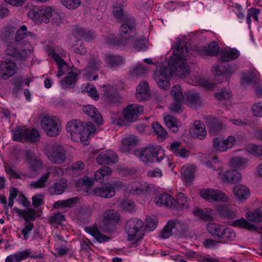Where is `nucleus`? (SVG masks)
<instances>
[{
    "label": "nucleus",
    "instance_id": "obj_48",
    "mask_svg": "<svg viewBox=\"0 0 262 262\" xmlns=\"http://www.w3.org/2000/svg\"><path fill=\"white\" fill-rule=\"evenodd\" d=\"M193 214L199 217L201 220L211 221L213 220V217L211 214L207 211V209H205V210L202 209H195L193 211Z\"/></svg>",
    "mask_w": 262,
    "mask_h": 262
},
{
    "label": "nucleus",
    "instance_id": "obj_16",
    "mask_svg": "<svg viewBox=\"0 0 262 262\" xmlns=\"http://www.w3.org/2000/svg\"><path fill=\"white\" fill-rule=\"evenodd\" d=\"M97 162L100 165H108L115 163L118 161V157L116 152L111 149L100 153L96 158Z\"/></svg>",
    "mask_w": 262,
    "mask_h": 262
},
{
    "label": "nucleus",
    "instance_id": "obj_1",
    "mask_svg": "<svg viewBox=\"0 0 262 262\" xmlns=\"http://www.w3.org/2000/svg\"><path fill=\"white\" fill-rule=\"evenodd\" d=\"M177 48L173 51V56L168 61V67H162L155 72L154 78L158 86L161 89L167 90L170 87L169 77L172 73L182 76L189 73V68L185 64L189 57V51L185 43L178 41Z\"/></svg>",
    "mask_w": 262,
    "mask_h": 262
},
{
    "label": "nucleus",
    "instance_id": "obj_33",
    "mask_svg": "<svg viewBox=\"0 0 262 262\" xmlns=\"http://www.w3.org/2000/svg\"><path fill=\"white\" fill-rule=\"evenodd\" d=\"M240 55L239 52L233 48L229 50H225L221 52V57L223 61H230L237 59Z\"/></svg>",
    "mask_w": 262,
    "mask_h": 262
},
{
    "label": "nucleus",
    "instance_id": "obj_54",
    "mask_svg": "<svg viewBox=\"0 0 262 262\" xmlns=\"http://www.w3.org/2000/svg\"><path fill=\"white\" fill-rule=\"evenodd\" d=\"M62 4L69 9H75L81 5L80 0H60Z\"/></svg>",
    "mask_w": 262,
    "mask_h": 262
},
{
    "label": "nucleus",
    "instance_id": "obj_53",
    "mask_svg": "<svg viewBox=\"0 0 262 262\" xmlns=\"http://www.w3.org/2000/svg\"><path fill=\"white\" fill-rule=\"evenodd\" d=\"M94 181L92 179L85 176L82 178H79L75 182V186L77 187L85 186L90 187L93 185Z\"/></svg>",
    "mask_w": 262,
    "mask_h": 262
},
{
    "label": "nucleus",
    "instance_id": "obj_61",
    "mask_svg": "<svg viewBox=\"0 0 262 262\" xmlns=\"http://www.w3.org/2000/svg\"><path fill=\"white\" fill-rule=\"evenodd\" d=\"M252 114L256 117H262V101L254 103L252 107Z\"/></svg>",
    "mask_w": 262,
    "mask_h": 262
},
{
    "label": "nucleus",
    "instance_id": "obj_42",
    "mask_svg": "<svg viewBox=\"0 0 262 262\" xmlns=\"http://www.w3.org/2000/svg\"><path fill=\"white\" fill-rule=\"evenodd\" d=\"M231 225L234 227L247 229L251 230H255L257 227L253 224L246 221L244 218L233 221Z\"/></svg>",
    "mask_w": 262,
    "mask_h": 262
},
{
    "label": "nucleus",
    "instance_id": "obj_15",
    "mask_svg": "<svg viewBox=\"0 0 262 262\" xmlns=\"http://www.w3.org/2000/svg\"><path fill=\"white\" fill-rule=\"evenodd\" d=\"M25 157L31 171L36 172L42 168V162L34 152L28 149L25 152Z\"/></svg>",
    "mask_w": 262,
    "mask_h": 262
},
{
    "label": "nucleus",
    "instance_id": "obj_31",
    "mask_svg": "<svg viewBox=\"0 0 262 262\" xmlns=\"http://www.w3.org/2000/svg\"><path fill=\"white\" fill-rule=\"evenodd\" d=\"M173 203L172 207L177 209L187 208L189 206V203L187 200L186 196L182 192L178 193L177 194L176 199L174 198Z\"/></svg>",
    "mask_w": 262,
    "mask_h": 262
},
{
    "label": "nucleus",
    "instance_id": "obj_14",
    "mask_svg": "<svg viewBox=\"0 0 262 262\" xmlns=\"http://www.w3.org/2000/svg\"><path fill=\"white\" fill-rule=\"evenodd\" d=\"M201 196L209 201H220L226 202L228 198L225 194L219 190H215L211 188L203 189L200 191Z\"/></svg>",
    "mask_w": 262,
    "mask_h": 262
},
{
    "label": "nucleus",
    "instance_id": "obj_10",
    "mask_svg": "<svg viewBox=\"0 0 262 262\" xmlns=\"http://www.w3.org/2000/svg\"><path fill=\"white\" fill-rule=\"evenodd\" d=\"M66 129L73 141L76 142L79 140L81 142L84 123L78 120H72L67 123Z\"/></svg>",
    "mask_w": 262,
    "mask_h": 262
},
{
    "label": "nucleus",
    "instance_id": "obj_44",
    "mask_svg": "<svg viewBox=\"0 0 262 262\" xmlns=\"http://www.w3.org/2000/svg\"><path fill=\"white\" fill-rule=\"evenodd\" d=\"M246 217L249 221L260 223L262 222V211L260 208H257L254 211L248 212Z\"/></svg>",
    "mask_w": 262,
    "mask_h": 262
},
{
    "label": "nucleus",
    "instance_id": "obj_25",
    "mask_svg": "<svg viewBox=\"0 0 262 262\" xmlns=\"http://www.w3.org/2000/svg\"><path fill=\"white\" fill-rule=\"evenodd\" d=\"M150 96L149 87L147 82L140 83L136 89V98L139 101L146 100Z\"/></svg>",
    "mask_w": 262,
    "mask_h": 262
},
{
    "label": "nucleus",
    "instance_id": "obj_18",
    "mask_svg": "<svg viewBox=\"0 0 262 262\" xmlns=\"http://www.w3.org/2000/svg\"><path fill=\"white\" fill-rule=\"evenodd\" d=\"M241 174L236 170H228L221 174V179L224 183H236L241 179Z\"/></svg>",
    "mask_w": 262,
    "mask_h": 262
},
{
    "label": "nucleus",
    "instance_id": "obj_21",
    "mask_svg": "<svg viewBox=\"0 0 262 262\" xmlns=\"http://www.w3.org/2000/svg\"><path fill=\"white\" fill-rule=\"evenodd\" d=\"M83 111L96 123L102 124L103 122L102 117L95 107L92 105H88L83 106Z\"/></svg>",
    "mask_w": 262,
    "mask_h": 262
},
{
    "label": "nucleus",
    "instance_id": "obj_50",
    "mask_svg": "<svg viewBox=\"0 0 262 262\" xmlns=\"http://www.w3.org/2000/svg\"><path fill=\"white\" fill-rule=\"evenodd\" d=\"M49 179V173H45L37 181H33L30 184V186L34 188H44L46 186V183Z\"/></svg>",
    "mask_w": 262,
    "mask_h": 262
},
{
    "label": "nucleus",
    "instance_id": "obj_46",
    "mask_svg": "<svg viewBox=\"0 0 262 262\" xmlns=\"http://www.w3.org/2000/svg\"><path fill=\"white\" fill-rule=\"evenodd\" d=\"M128 43L132 45L133 48L136 51H145L147 49V47L143 39H139L137 38H134L130 40Z\"/></svg>",
    "mask_w": 262,
    "mask_h": 262
},
{
    "label": "nucleus",
    "instance_id": "obj_12",
    "mask_svg": "<svg viewBox=\"0 0 262 262\" xmlns=\"http://www.w3.org/2000/svg\"><path fill=\"white\" fill-rule=\"evenodd\" d=\"M44 152L48 159L54 164H62L66 159V151L63 148H45Z\"/></svg>",
    "mask_w": 262,
    "mask_h": 262
},
{
    "label": "nucleus",
    "instance_id": "obj_63",
    "mask_svg": "<svg viewBox=\"0 0 262 262\" xmlns=\"http://www.w3.org/2000/svg\"><path fill=\"white\" fill-rule=\"evenodd\" d=\"M122 208L128 212H132L134 210L135 203L132 201L124 200L121 203Z\"/></svg>",
    "mask_w": 262,
    "mask_h": 262
},
{
    "label": "nucleus",
    "instance_id": "obj_13",
    "mask_svg": "<svg viewBox=\"0 0 262 262\" xmlns=\"http://www.w3.org/2000/svg\"><path fill=\"white\" fill-rule=\"evenodd\" d=\"M143 111V106L138 104H132L128 105L123 110V115L124 119L128 122H135L138 118L139 115Z\"/></svg>",
    "mask_w": 262,
    "mask_h": 262
},
{
    "label": "nucleus",
    "instance_id": "obj_4",
    "mask_svg": "<svg viewBox=\"0 0 262 262\" xmlns=\"http://www.w3.org/2000/svg\"><path fill=\"white\" fill-rule=\"evenodd\" d=\"M156 148H123V152H133L140 160L144 163L148 162H160L165 157L163 155L158 157V152Z\"/></svg>",
    "mask_w": 262,
    "mask_h": 262
},
{
    "label": "nucleus",
    "instance_id": "obj_43",
    "mask_svg": "<svg viewBox=\"0 0 262 262\" xmlns=\"http://www.w3.org/2000/svg\"><path fill=\"white\" fill-rule=\"evenodd\" d=\"M223 129V124L217 119H213L209 122L208 130L210 134L217 135Z\"/></svg>",
    "mask_w": 262,
    "mask_h": 262
},
{
    "label": "nucleus",
    "instance_id": "obj_24",
    "mask_svg": "<svg viewBox=\"0 0 262 262\" xmlns=\"http://www.w3.org/2000/svg\"><path fill=\"white\" fill-rule=\"evenodd\" d=\"M96 131L95 126L91 122H88L84 124V129L82 132V136L81 138V143L83 146L89 144V137L92 134H94Z\"/></svg>",
    "mask_w": 262,
    "mask_h": 262
},
{
    "label": "nucleus",
    "instance_id": "obj_26",
    "mask_svg": "<svg viewBox=\"0 0 262 262\" xmlns=\"http://www.w3.org/2000/svg\"><path fill=\"white\" fill-rule=\"evenodd\" d=\"M233 192L236 198L241 201L247 200L250 196V189L245 185H236L233 188Z\"/></svg>",
    "mask_w": 262,
    "mask_h": 262
},
{
    "label": "nucleus",
    "instance_id": "obj_36",
    "mask_svg": "<svg viewBox=\"0 0 262 262\" xmlns=\"http://www.w3.org/2000/svg\"><path fill=\"white\" fill-rule=\"evenodd\" d=\"M164 122L166 126L173 133H177L178 131V128L181 125L180 121L171 115L165 116Z\"/></svg>",
    "mask_w": 262,
    "mask_h": 262
},
{
    "label": "nucleus",
    "instance_id": "obj_27",
    "mask_svg": "<svg viewBox=\"0 0 262 262\" xmlns=\"http://www.w3.org/2000/svg\"><path fill=\"white\" fill-rule=\"evenodd\" d=\"M186 102L190 107H194L201 103L200 95L193 91H188L185 94Z\"/></svg>",
    "mask_w": 262,
    "mask_h": 262
},
{
    "label": "nucleus",
    "instance_id": "obj_45",
    "mask_svg": "<svg viewBox=\"0 0 262 262\" xmlns=\"http://www.w3.org/2000/svg\"><path fill=\"white\" fill-rule=\"evenodd\" d=\"M140 140L138 138L133 135H128L122 138L121 143L123 146L126 147L134 146L139 145Z\"/></svg>",
    "mask_w": 262,
    "mask_h": 262
},
{
    "label": "nucleus",
    "instance_id": "obj_23",
    "mask_svg": "<svg viewBox=\"0 0 262 262\" xmlns=\"http://www.w3.org/2000/svg\"><path fill=\"white\" fill-rule=\"evenodd\" d=\"M236 140L232 136H229L227 139L214 138L212 140L213 147H232L235 145Z\"/></svg>",
    "mask_w": 262,
    "mask_h": 262
},
{
    "label": "nucleus",
    "instance_id": "obj_49",
    "mask_svg": "<svg viewBox=\"0 0 262 262\" xmlns=\"http://www.w3.org/2000/svg\"><path fill=\"white\" fill-rule=\"evenodd\" d=\"M102 62L94 56L90 58V60L87 66V70L88 72H94L98 70L102 66Z\"/></svg>",
    "mask_w": 262,
    "mask_h": 262
},
{
    "label": "nucleus",
    "instance_id": "obj_11",
    "mask_svg": "<svg viewBox=\"0 0 262 262\" xmlns=\"http://www.w3.org/2000/svg\"><path fill=\"white\" fill-rule=\"evenodd\" d=\"M17 66L15 62L8 59L0 61V77L7 80L16 73Z\"/></svg>",
    "mask_w": 262,
    "mask_h": 262
},
{
    "label": "nucleus",
    "instance_id": "obj_55",
    "mask_svg": "<svg viewBox=\"0 0 262 262\" xmlns=\"http://www.w3.org/2000/svg\"><path fill=\"white\" fill-rule=\"evenodd\" d=\"M260 10L254 8H251L248 10L247 23L250 25L251 23V18H253L255 21H258V15L259 14Z\"/></svg>",
    "mask_w": 262,
    "mask_h": 262
},
{
    "label": "nucleus",
    "instance_id": "obj_34",
    "mask_svg": "<svg viewBox=\"0 0 262 262\" xmlns=\"http://www.w3.org/2000/svg\"><path fill=\"white\" fill-rule=\"evenodd\" d=\"M200 53L203 55L215 56L219 53V47L216 42H212L208 46L203 47Z\"/></svg>",
    "mask_w": 262,
    "mask_h": 262
},
{
    "label": "nucleus",
    "instance_id": "obj_64",
    "mask_svg": "<svg viewBox=\"0 0 262 262\" xmlns=\"http://www.w3.org/2000/svg\"><path fill=\"white\" fill-rule=\"evenodd\" d=\"M182 101H174L173 103L170 106V111L174 113L179 114L182 112Z\"/></svg>",
    "mask_w": 262,
    "mask_h": 262
},
{
    "label": "nucleus",
    "instance_id": "obj_58",
    "mask_svg": "<svg viewBox=\"0 0 262 262\" xmlns=\"http://www.w3.org/2000/svg\"><path fill=\"white\" fill-rule=\"evenodd\" d=\"M84 165L81 161L75 162L72 164L71 171L72 174L77 176L79 172L83 169Z\"/></svg>",
    "mask_w": 262,
    "mask_h": 262
},
{
    "label": "nucleus",
    "instance_id": "obj_22",
    "mask_svg": "<svg viewBox=\"0 0 262 262\" xmlns=\"http://www.w3.org/2000/svg\"><path fill=\"white\" fill-rule=\"evenodd\" d=\"M16 253L17 255V259L19 260V262L29 258L32 259L43 258V255L41 252L34 251L31 249H27L25 250L17 251Z\"/></svg>",
    "mask_w": 262,
    "mask_h": 262
},
{
    "label": "nucleus",
    "instance_id": "obj_6",
    "mask_svg": "<svg viewBox=\"0 0 262 262\" xmlns=\"http://www.w3.org/2000/svg\"><path fill=\"white\" fill-rule=\"evenodd\" d=\"M144 226L143 222L137 218H132L128 220L125 225V231L128 235L129 241L137 240L142 237V229Z\"/></svg>",
    "mask_w": 262,
    "mask_h": 262
},
{
    "label": "nucleus",
    "instance_id": "obj_29",
    "mask_svg": "<svg viewBox=\"0 0 262 262\" xmlns=\"http://www.w3.org/2000/svg\"><path fill=\"white\" fill-rule=\"evenodd\" d=\"M67 187V182L64 179H61L51 186L48 190L51 195H59L62 194Z\"/></svg>",
    "mask_w": 262,
    "mask_h": 262
},
{
    "label": "nucleus",
    "instance_id": "obj_2",
    "mask_svg": "<svg viewBox=\"0 0 262 262\" xmlns=\"http://www.w3.org/2000/svg\"><path fill=\"white\" fill-rule=\"evenodd\" d=\"M207 230L211 236L216 239L219 243H225L234 240L236 234L233 229L216 223H209L206 227Z\"/></svg>",
    "mask_w": 262,
    "mask_h": 262
},
{
    "label": "nucleus",
    "instance_id": "obj_9",
    "mask_svg": "<svg viewBox=\"0 0 262 262\" xmlns=\"http://www.w3.org/2000/svg\"><path fill=\"white\" fill-rule=\"evenodd\" d=\"M41 126L46 134L50 137H56L59 134L60 125L56 117H45L41 120Z\"/></svg>",
    "mask_w": 262,
    "mask_h": 262
},
{
    "label": "nucleus",
    "instance_id": "obj_28",
    "mask_svg": "<svg viewBox=\"0 0 262 262\" xmlns=\"http://www.w3.org/2000/svg\"><path fill=\"white\" fill-rule=\"evenodd\" d=\"M172 201H174V198L167 193H162L157 196L154 202L158 206H165L166 207H172Z\"/></svg>",
    "mask_w": 262,
    "mask_h": 262
},
{
    "label": "nucleus",
    "instance_id": "obj_40",
    "mask_svg": "<svg viewBox=\"0 0 262 262\" xmlns=\"http://www.w3.org/2000/svg\"><path fill=\"white\" fill-rule=\"evenodd\" d=\"M149 189V187L145 183H135L133 185L130 191L134 194L139 195L147 193Z\"/></svg>",
    "mask_w": 262,
    "mask_h": 262
},
{
    "label": "nucleus",
    "instance_id": "obj_19",
    "mask_svg": "<svg viewBox=\"0 0 262 262\" xmlns=\"http://www.w3.org/2000/svg\"><path fill=\"white\" fill-rule=\"evenodd\" d=\"M93 192L96 196L103 198H111L116 194L115 190L109 184L95 188Z\"/></svg>",
    "mask_w": 262,
    "mask_h": 262
},
{
    "label": "nucleus",
    "instance_id": "obj_41",
    "mask_svg": "<svg viewBox=\"0 0 262 262\" xmlns=\"http://www.w3.org/2000/svg\"><path fill=\"white\" fill-rule=\"evenodd\" d=\"M77 79V74L73 72L68 73V75L61 81V85L64 89L70 88L74 84Z\"/></svg>",
    "mask_w": 262,
    "mask_h": 262
},
{
    "label": "nucleus",
    "instance_id": "obj_57",
    "mask_svg": "<svg viewBox=\"0 0 262 262\" xmlns=\"http://www.w3.org/2000/svg\"><path fill=\"white\" fill-rule=\"evenodd\" d=\"M219 242L216 239L210 238H206L203 242V246L204 248L209 249H215L218 247Z\"/></svg>",
    "mask_w": 262,
    "mask_h": 262
},
{
    "label": "nucleus",
    "instance_id": "obj_30",
    "mask_svg": "<svg viewBox=\"0 0 262 262\" xmlns=\"http://www.w3.org/2000/svg\"><path fill=\"white\" fill-rule=\"evenodd\" d=\"M85 230L99 243H105L110 239L108 236L101 233L96 226L85 227Z\"/></svg>",
    "mask_w": 262,
    "mask_h": 262
},
{
    "label": "nucleus",
    "instance_id": "obj_32",
    "mask_svg": "<svg viewBox=\"0 0 262 262\" xmlns=\"http://www.w3.org/2000/svg\"><path fill=\"white\" fill-rule=\"evenodd\" d=\"M13 210L19 216H21L27 222L34 221L35 220L36 211L33 208H29L28 210H21L17 207H14Z\"/></svg>",
    "mask_w": 262,
    "mask_h": 262
},
{
    "label": "nucleus",
    "instance_id": "obj_3",
    "mask_svg": "<svg viewBox=\"0 0 262 262\" xmlns=\"http://www.w3.org/2000/svg\"><path fill=\"white\" fill-rule=\"evenodd\" d=\"M55 15L58 16L57 12L52 7L37 6H34L28 14V16L36 24H48L50 22V18Z\"/></svg>",
    "mask_w": 262,
    "mask_h": 262
},
{
    "label": "nucleus",
    "instance_id": "obj_39",
    "mask_svg": "<svg viewBox=\"0 0 262 262\" xmlns=\"http://www.w3.org/2000/svg\"><path fill=\"white\" fill-rule=\"evenodd\" d=\"M28 37L34 38L35 34L32 32L28 31L27 27L23 25L17 31L15 39L17 41H19Z\"/></svg>",
    "mask_w": 262,
    "mask_h": 262
},
{
    "label": "nucleus",
    "instance_id": "obj_7",
    "mask_svg": "<svg viewBox=\"0 0 262 262\" xmlns=\"http://www.w3.org/2000/svg\"><path fill=\"white\" fill-rule=\"evenodd\" d=\"M136 29V22L133 18H127L123 20V24L120 28L119 33L122 38L119 41L118 44L124 45L130 41V39L135 33Z\"/></svg>",
    "mask_w": 262,
    "mask_h": 262
},
{
    "label": "nucleus",
    "instance_id": "obj_62",
    "mask_svg": "<svg viewBox=\"0 0 262 262\" xmlns=\"http://www.w3.org/2000/svg\"><path fill=\"white\" fill-rule=\"evenodd\" d=\"M45 196L42 193H37L32 198V204L35 208L39 207L42 203Z\"/></svg>",
    "mask_w": 262,
    "mask_h": 262
},
{
    "label": "nucleus",
    "instance_id": "obj_8",
    "mask_svg": "<svg viewBox=\"0 0 262 262\" xmlns=\"http://www.w3.org/2000/svg\"><path fill=\"white\" fill-rule=\"evenodd\" d=\"M120 221L118 211L114 209L106 210L104 213L102 224L105 231L112 232Z\"/></svg>",
    "mask_w": 262,
    "mask_h": 262
},
{
    "label": "nucleus",
    "instance_id": "obj_56",
    "mask_svg": "<svg viewBox=\"0 0 262 262\" xmlns=\"http://www.w3.org/2000/svg\"><path fill=\"white\" fill-rule=\"evenodd\" d=\"M247 162L246 158L237 157H233L231 159L230 164L235 168H240L245 165Z\"/></svg>",
    "mask_w": 262,
    "mask_h": 262
},
{
    "label": "nucleus",
    "instance_id": "obj_60",
    "mask_svg": "<svg viewBox=\"0 0 262 262\" xmlns=\"http://www.w3.org/2000/svg\"><path fill=\"white\" fill-rule=\"evenodd\" d=\"M157 225L158 222L156 220H154L151 217L146 218L145 222V226L146 230L152 231L156 229Z\"/></svg>",
    "mask_w": 262,
    "mask_h": 262
},
{
    "label": "nucleus",
    "instance_id": "obj_20",
    "mask_svg": "<svg viewBox=\"0 0 262 262\" xmlns=\"http://www.w3.org/2000/svg\"><path fill=\"white\" fill-rule=\"evenodd\" d=\"M190 132L192 137L201 140L204 139L207 135L205 125L201 123L200 121H194V127L190 130Z\"/></svg>",
    "mask_w": 262,
    "mask_h": 262
},
{
    "label": "nucleus",
    "instance_id": "obj_51",
    "mask_svg": "<svg viewBox=\"0 0 262 262\" xmlns=\"http://www.w3.org/2000/svg\"><path fill=\"white\" fill-rule=\"evenodd\" d=\"M77 198H72L66 200L58 201L54 203V206L55 208L71 207L76 202Z\"/></svg>",
    "mask_w": 262,
    "mask_h": 262
},
{
    "label": "nucleus",
    "instance_id": "obj_38",
    "mask_svg": "<svg viewBox=\"0 0 262 262\" xmlns=\"http://www.w3.org/2000/svg\"><path fill=\"white\" fill-rule=\"evenodd\" d=\"M194 167L193 166H183L181 171V178L186 183L190 182L194 178Z\"/></svg>",
    "mask_w": 262,
    "mask_h": 262
},
{
    "label": "nucleus",
    "instance_id": "obj_37",
    "mask_svg": "<svg viewBox=\"0 0 262 262\" xmlns=\"http://www.w3.org/2000/svg\"><path fill=\"white\" fill-rule=\"evenodd\" d=\"M218 214L223 217L232 219L235 216V213L226 205H219L216 208Z\"/></svg>",
    "mask_w": 262,
    "mask_h": 262
},
{
    "label": "nucleus",
    "instance_id": "obj_52",
    "mask_svg": "<svg viewBox=\"0 0 262 262\" xmlns=\"http://www.w3.org/2000/svg\"><path fill=\"white\" fill-rule=\"evenodd\" d=\"M171 94L174 101H183L184 99V96L179 85H175L172 88Z\"/></svg>",
    "mask_w": 262,
    "mask_h": 262
},
{
    "label": "nucleus",
    "instance_id": "obj_59",
    "mask_svg": "<svg viewBox=\"0 0 262 262\" xmlns=\"http://www.w3.org/2000/svg\"><path fill=\"white\" fill-rule=\"evenodd\" d=\"M172 152L176 156L183 158H187L190 155V152L186 148H170Z\"/></svg>",
    "mask_w": 262,
    "mask_h": 262
},
{
    "label": "nucleus",
    "instance_id": "obj_5",
    "mask_svg": "<svg viewBox=\"0 0 262 262\" xmlns=\"http://www.w3.org/2000/svg\"><path fill=\"white\" fill-rule=\"evenodd\" d=\"M12 133L13 140L17 142L36 143L40 139L38 130L33 128L26 129L17 127Z\"/></svg>",
    "mask_w": 262,
    "mask_h": 262
},
{
    "label": "nucleus",
    "instance_id": "obj_35",
    "mask_svg": "<svg viewBox=\"0 0 262 262\" xmlns=\"http://www.w3.org/2000/svg\"><path fill=\"white\" fill-rule=\"evenodd\" d=\"M152 127L157 135V138L159 142H163L167 137V133L163 127L158 122H154Z\"/></svg>",
    "mask_w": 262,
    "mask_h": 262
},
{
    "label": "nucleus",
    "instance_id": "obj_47",
    "mask_svg": "<svg viewBox=\"0 0 262 262\" xmlns=\"http://www.w3.org/2000/svg\"><path fill=\"white\" fill-rule=\"evenodd\" d=\"M176 223L173 221H169L160 233V237L163 239L168 238L172 233V229L174 227Z\"/></svg>",
    "mask_w": 262,
    "mask_h": 262
},
{
    "label": "nucleus",
    "instance_id": "obj_17",
    "mask_svg": "<svg viewBox=\"0 0 262 262\" xmlns=\"http://www.w3.org/2000/svg\"><path fill=\"white\" fill-rule=\"evenodd\" d=\"M104 61L112 69L115 70L124 64V59L120 55L108 53L105 55Z\"/></svg>",
    "mask_w": 262,
    "mask_h": 262
}]
</instances>
